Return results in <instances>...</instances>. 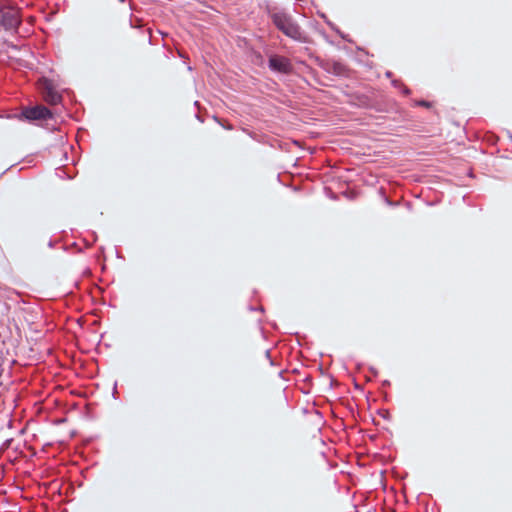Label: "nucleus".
<instances>
[{
  "mask_svg": "<svg viewBox=\"0 0 512 512\" xmlns=\"http://www.w3.org/2000/svg\"><path fill=\"white\" fill-rule=\"evenodd\" d=\"M386 75H387V77H390L391 76V72H387Z\"/></svg>",
  "mask_w": 512,
  "mask_h": 512,
  "instance_id": "obj_10",
  "label": "nucleus"
},
{
  "mask_svg": "<svg viewBox=\"0 0 512 512\" xmlns=\"http://www.w3.org/2000/svg\"><path fill=\"white\" fill-rule=\"evenodd\" d=\"M0 24L5 30H15L20 24L18 11L12 7H3L0 11Z\"/></svg>",
  "mask_w": 512,
  "mask_h": 512,
  "instance_id": "obj_2",
  "label": "nucleus"
},
{
  "mask_svg": "<svg viewBox=\"0 0 512 512\" xmlns=\"http://www.w3.org/2000/svg\"><path fill=\"white\" fill-rule=\"evenodd\" d=\"M45 101L51 105H56L61 101V95L51 89H48L45 94Z\"/></svg>",
  "mask_w": 512,
  "mask_h": 512,
  "instance_id": "obj_5",
  "label": "nucleus"
},
{
  "mask_svg": "<svg viewBox=\"0 0 512 512\" xmlns=\"http://www.w3.org/2000/svg\"><path fill=\"white\" fill-rule=\"evenodd\" d=\"M392 84L394 85V87H401L402 88V92L405 95H409L410 94V90L407 87L403 86L399 81L394 80V81H392Z\"/></svg>",
  "mask_w": 512,
  "mask_h": 512,
  "instance_id": "obj_6",
  "label": "nucleus"
},
{
  "mask_svg": "<svg viewBox=\"0 0 512 512\" xmlns=\"http://www.w3.org/2000/svg\"><path fill=\"white\" fill-rule=\"evenodd\" d=\"M266 356L269 358L270 357V352L269 351H266Z\"/></svg>",
  "mask_w": 512,
  "mask_h": 512,
  "instance_id": "obj_8",
  "label": "nucleus"
},
{
  "mask_svg": "<svg viewBox=\"0 0 512 512\" xmlns=\"http://www.w3.org/2000/svg\"><path fill=\"white\" fill-rule=\"evenodd\" d=\"M23 115L28 120H46L52 116L48 108L40 105L25 109Z\"/></svg>",
  "mask_w": 512,
  "mask_h": 512,
  "instance_id": "obj_4",
  "label": "nucleus"
},
{
  "mask_svg": "<svg viewBox=\"0 0 512 512\" xmlns=\"http://www.w3.org/2000/svg\"><path fill=\"white\" fill-rule=\"evenodd\" d=\"M419 105H422V106H426L428 107L429 106V103L425 102V101H421L419 102Z\"/></svg>",
  "mask_w": 512,
  "mask_h": 512,
  "instance_id": "obj_7",
  "label": "nucleus"
},
{
  "mask_svg": "<svg viewBox=\"0 0 512 512\" xmlns=\"http://www.w3.org/2000/svg\"><path fill=\"white\" fill-rule=\"evenodd\" d=\"M272 21L274 25L283 32L286 36L297 40L302 41L303 36L300 27L298 24L292 19L290 15L283 11H277L272 13L271 15Z\"/></svg>",
  "mask_w": 512,
  "mask_h": 512,
  "instance_id": "obj_1",
  "label": "nucleus"
},
{
  "mask_svg": "<svg viewBox=\"0 0 512 512\" xmlns=\"http://www.w3.org/2000/svg\"><path fill=\"white\" fill-rule=\"evenodd\" d=\"M269 68L280 73H289L292 65L288 58L274 55L269 58Z\"/></svg>",
  "mask_w": 512,
  "mask_h": 512,
  "instance_id": "obj_3",
  "label": "nucleus"
},
{
  "mask_svg": "<svg viewBox=\"0 0 512 512\" xmlns=\"http://www.w3.org/2000/svg\"><path fill=\"white\" fill-rule=\"evenodd\" d=\"M49 247H53V242L52 241L49 242Z\"/></svg>",
  "mask_w": 512,
  "mask_h": 512,
  "instance_id": "obj_9",
  "label": "nucleus"
}]
</instances>
